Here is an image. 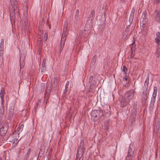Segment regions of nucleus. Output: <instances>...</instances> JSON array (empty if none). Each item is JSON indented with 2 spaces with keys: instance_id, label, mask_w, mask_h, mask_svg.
I'll return each instance as SVG.
<instances>
[{
  "instance_id": "1",
  "label": "nucleus",
  "mask_w": 160,
  "mask_h": 160,
  "mask_svg": "<svg viewBox=\"0 0 160 160\" xmlns=\"http://www.w3.org/2000/svg\"><path fill=\"white\" fill-rule=\"evenodd\" d=\"M135 92L133 90L127 91L125 94L124 98L121 101V106L123 107L128 105L130 100L133 98Z\"/></svg>"
},
{
  "instance_id": "2",
  "label": "nucleus",
  "mask_w": 160,
  "mask_h": 160,
  "mask_svg": "<svg viewBox=\"0 0 160 160\" xmlns=\"http://www.w3.org/2000/svg\"><path fill=\"white\" fill-rule=\"evenodd\" d=\"M8 129V124L6 122H3L1 125L0 128V135L2 136H4Z\"/></svg>"
},
{
  "instance_id": "3",
  "label": "nucleus",
  "mask_w": 160,
  "mask_h": 160,
  "mask_svg": "<svg viewBox=\"0 0 160 160\" xmlns=\"http://www.w3.org/2000/svg\"><path fill=\"white\" fill-rule=\"evenodd\" d=\"M91 116L92 118L98 117L99 119L103 116V112L100 110H94L92 112Z\"/></svg>"
},
{
  "instance_id": "4",
  "label": "nucleus",
  "mask_w": 160,
  "mask_h": 160,
  "mask_svg": "<svg viewBox=\"0 0 160 160\" xmlns=\"http://www.w3.org/2000/svg\"><path fill=\"white\" fill-rule=\"evenodd\" d=\"M17 135L16 133H12L9 136L8 138L9 141L12 142V144H16L19 141L18 139L16 138Z\"/></svg>"
},
{
  "instance_id": "5",
  "label": "nucleus",
  "mask_w": 160,
  "mask_h": 160,
  "mask_svg": "<svg viewBox=\"0 0 160 160\" xmlns=\"http://www.w3.org/2000/svg\"><path fill=\"white\" fill-rule=\"evenodd\" d=\"M157 88L156 87H154L153 88V92L151 98L150 106L151 107H153L154 104L156 97L157 96Z\"/></svg>"
},
{
  "instance_id": "6",
  "label": "nucleus",
  "mask_w": 160,
  "mask_h": 160,
  "mask_svg": "<svg viewBox=\"0 0 160 160\" xmlns=\"http://www.w3.org/2000/svg\"><path fill=\"white\" fill-rule=\"evenodd\" d=\"M84 150L83 145H80L78 147L76 155V158H82Z\"/></svg>"
},
{
  "instance_id": "7",
  "label": "nucleus",
  "mask_w": 160,
  "mask_h": 160,
  "mask_svg": "<svg viewBox=\"0 0 160 160\" xmlns=\"http://www.w3.org/2000/svg\"><path fill=\"white\" fill-rule=\"evenodd\" d=\"M14 107L13 104L10 105L9 108V113L8 118L9 120H11L13 116L14 111Z\"/></svg>"
},
{
  "instance_id": "8",
  "label": "nucleus",
  "mask_w": 160,
  "mask_h": 160,
  "mask_svg": "<svg viewBox=\"0 0 160 160\" xmlns=\"http://www.w3.org/2000/svg\"><path fill=\"white\" fill-rule=\"evenodd\" d=\"M148 93L147 91H145V92L144 91H143L142 97L143 101H145L147 100L148 97Z\"/></svg>"
},
{
  "instance_id": "9",
  "label": "nucleus",
  "mask_w": 160,
  "mask_h": 160,
  "mask_svg": "<svg viewBox=\"0 0 160 160\" xmlns=\"http://www.w3.org/2000/svg\"><path fill=\"white\" fill-rule=\"evenodd\" d=\"M89 83L91 86H94L96 84V82L94 80H93V76H91L89 79Z\"/></svg>"
},
{
  "instance_id": "10",
  "label": "nucleus",
  "mask_w": 160,
  "mask_h": 160,
  "mask_svg": "<svg viewBox=\"0 0 160 160\" xmlns=\"http://www.w3.org/2000/svg\"><path fill=\"white\" fill-rule=\"evenodd\" d=\"M4 107L3 104H1L0 108V118L2 117L4 113Z\"/></svg>"
},
{
  "instance_id": "11",
  "label": "nucleus",
  "mask_w": 160,
  "mask_h": 160,
  "mask_svg": "<svg viewBox=\"0 0 160 160\" xmlns=\"http://www.w3.org/2000/svg\"><path fill=\"white\" fill-rule=\"evenodd\" d=\"M11 9L13 12L15 11V9L17 8L18 5H17V2H16L14 4L12 3V0H11Z\"/></svg>"
},
{
  "instance_id": "12",
  "label": "nucleus",
  "mask_w": 160,
  "mask_h": 160,
  "mask_svg": "<svg viewBox=\"0 0 160 160\" xmlns=\"http://www.w3.org/2000/svg\"><path fill=\"white\" fill-rule=\"evenodd\" d=\"M95 15V11L94 10H92L90 13L89 18L91 19V21L93 19Z\"/></svg>"
},
{
  "instance_id": "13",
  "label": "nucleus",
  "mask_w": 160,
  "mask_h": 160,
  "mask_svg": "<svg viewBox=\"0 0 160 160\" xmlns=\"http://www.w3.org/2000/svg\"><path fill=\"white\" fill-rule=\"evenodd\" d=\"M68 34V28H63V32L62 36L65 37Z\"/></svg>"
},
{
  "instance_id": "14",
  "label": "nucleus",
  "mask_w": 160,
  "mask_h": 160,
  "mask_svg": "<svg viewBox=\"0 0 160 160\" xmlns=\"http://www.w3.org/2000/svg\"><path fill=\"white\" fill-rule=\"evenodd\" d=\"M65 40V37L62 36L61 41L60 47H62V48H63L64 45Z\"/></svg>"
},
{
  "instance_id": "15",
  "label": "nucleus",
  "mask_w": 160,
  "mask_h": 160,
  "mask_svg": "<svg viewBox=\"0 0 160 160\" xmlns=\"http://www.w3.org/2000/svg\"><path fill=\"white\" fill-rule=\"evenodd\" d=\"M160 55V45L159 46L156 50L155 52V55L156 57H158Z\"/></svg>"
},
{
  "instance_id": "16",
  "label": "nucleus",
  "mask_w": 160,
  "mask_h": 160,
  "mask_svg": "<svg viewBox=\"0 0 160 160\" xmlns=\"http://www.w3.org/2000/svg\"><path fill=\"white\" fill-rule=\"evenodd\" d=\"M4 40L3 39H2L1 40V45H0V55L2 54L3 53V51L2 50V45H3V44H4Z\"/></svg>"
},
{
  "instance_id": "17",
  "label": "nucleus",
  "mask_w": 160,
  "mask_h": 160,
  "mask_svg": "<svg viewBox=\"0 0 160 160\" xmlns=\"http://www.w3.org/2000/svg\"><path fill=\"white\" fill-rule=\"evenodd\" d=\"M156 34L157 38L155 39V40L157 43H158L160 42V32H158Z\"/></svg>"
},
{
  "instance_id": "18",
  "label": "nucleus",
  "mask_w": 160,
  "mask_h": 160,
  "mask_svg": "<svg viewBox=\"0 0 160 160\" xmlns=\"http://www.w3.org/2000/svg\"><path fill=\"white\" fill-rule=\"evenodd\" d=\"M146 15L147 13L146 12H143L142 14V18H143V21L144 22H147V19L146 18Z\"/></svg>"
},
{
  "instance_id": "19",
  "label": "nucleus",
  "mask_w": 160,
  "mask_h": 160,
  "mask_svg": "<svg viewBox=\"0 0 160 160\" xmlns=\"http://www.w3.org/2000/svg\"><path fill=\"white\" fill-rule=\"evenodd\" d=\"M155 19L156 21L157 22H160V12H157Z\"/></svg>"
},
{
  "instance_id": "20",
  "label": "nucleus",
  "mask_w": 160,
  "mask_h": 160,
  "mask_svg": "<svg viewBox=\"0 0 160 160\" xmlns=\"http://www.w3.org/2000/svg\"><path fill=\"white\" fill-rule=\"evenodd\" d=\"M69 84V82L68 81H67L66 83V85H65V89L64 91V93L65 94H66L68 91V88Z\"/></svg>"
},
{
  "instance_id": "21",
  "label": "nucleus",
  "mask_w": 160,
  "mask_h": 160,
  "mask_svg": "<svg viewBox=\"0 0 160 160\" xmlns=\"http://www.w3.org/2000/svg\"><path fill=\"white\" fill-rule=\"evenodd\" d=\"M10 15L11 17V21L12 20L14 21L15 20V16L14 15V13L12 12L10 13Z\"/></svg>"
},
{
  "instance_id": "22",
  "label": "nucleus",
  "mask_w": 160,
  "mask_h": 160,
  "mask_svg": "<svg viewBox=\"0 0 160 160\" xmlns=\"http://www.w3.org/2000/svg\"><path fill=\"white\" fill-rule=\"evenodd\" d=\"M122 71L124 72V74L125 75H127L128 69L125 66H124L123 67Z\"/></svg>"
},
{
  "instance_id": "23",
  "label": "nucleus",
  "mask_w": 160,
  "mask_h": 160,
  "mask_svg": "<svg viewBox=\"0 0 160 160\" xmlns=\"http://www.w3.org/2000/svg\"><path fill=\"white\" fill-rule=\"evenodd\" d=\"M133 155H128L126 157V160H132Z\"/></svg>"
},
{
  "instance_id": "24",
  "label": "nucleus",
  "mask_w": 160,
  "mask_h": 160,
  "mask_svg": "<svg viewBox=\"0 0 160 160\" xmlns=\"http://www.w3.org/2000/svg\"><path fill=\"white\" fill-rule=\"evenodd\" d=\"M149 77H148V78H146V79L145 80V84H144V85H147L146 90H147V88L148 87V84H149Z\"/></svg>"
},
{
  "instance_id": "25",
  "label": "nucleus",
  "mask_w": 160,
  "mask_h": 160,
  "mask_svg": "<svg viewBox=\"0 0 160 160\" xmlns=\"http://www.w3.org/2000/svg\"><path fill=\"white\" fill-rule=\"evenodd\" d=\"M130 25H128L127 26L126 28L125 29V33H128V32L130 30Z\"/></svg>"
},
{
  "instance_id": "26",
  "label": "nucleus",
  "mask_w": 160,
  "mask_h": 160,
  "mask_svg": "<svg viewBox=\"0 0 160 160\" xmlns=\"http://www.w3.org/2000/svg\"><path fill=\"white\" fill-rule=\"evenodd\" d=\"M41 102V100L40 99H39V100L38 101V102L37 103L36 106L35 107V110H36L37 109L38 106L40 105Z\"/></svg>"
},
{
  "instance_id": "27",
  "label": "nucleus",
  "mask_w": 160,
  "mask_h": 160,
  "mask_svg": "<svg viewBox=\"0 0 160 160\" xmlns=\"http://www.w3.org/2000/svg\"><path fill=\"white\" fill-rule=\"evenodd\" d=\"M134 151H132V149H129L128 151V155H133Z\"/></svg>"
},
{
  "instance_id": "28",
  "label": "nucleus",
  "mask_w": 160,
  "mask_h": 160,
  "mask_svg": "<svg viewBox=\"0 0 160 160\" xmlns=\"http://www.w3.org/2000/svg\"><path fill=\"white\" fill-rule=\"evenodd\" d=\"M79 11L78 9H77L76 11V15H75V18L76 19H78V16L79 14Z\"/></svg>"
},
{
  "instance_id": "29",
  "label": "nucleus",
  "mask_w": 160,
  "mask_h": 160,
  "mask_svg": "<svg viewBox=\"0 0 160 160\" xmlns=\"http://www.w3.org/2000/svg\"><path fill=\"white\" fill-rule=\"evenodd\" d=\"M40 37L38 38V42H40L39 44H40L42 42V37L40 35Z\"/></svg>"
},
{
  "instance_id": "30",
  "label": "nucleus",
  "mask_w": 160,
  "mask_h": 160,
  "mask_svg": "<svg viewBox=\"0 0 160 160\" xmlns=\"http://www.w3.org/2000/svg\"><path fill=\"white\" fill-rule=\"evenodd\" d=\"M68 22L67 21H66L65 22L64 25V28H68Z\"/></svg>"
},
{
  "instance_id": "31",
  "label": "nucleus",
  "mask_w": 160,
  "mask_h": 160,
  "mask_svg": "<svg viewBox=\"0 0 160 160\" xmlns=\"http://www.w3.org/2000/svg\"><path fill=\"white\" fill-rule=\"evenodd\" d=\"M105 108H106L108 112H107V113H108L110 111V107L109 106L107 105L106 106Z\"/></svg>"
},
{
  "instance_id": "32",
  "label": "nucleus",
  "mask_w": 160,
  "mask_h": 160,
  "mask_svg": "<svg viewBox=\"0 0 160 160\" xmlns=\"http://www.w3.org/2000/svg\"><path fill=\"white\" fill-rule=\"evenodd\" d=\"M134 15V12H132L130 15L129 18H133V16Z\"/></svg>"
},
{
  "instance_id": "33",
  "label": "nucleus",
  "mask_w": 160,
  "mask_h": 160,
  "mask_svg": "<svg viewBox=\"0 0 160 160\" xmlns=\"http://www.w3.org/2000/svg\"><path fill=\"white\" fill-rule=\"evenodd\" d=\"M31 149L30 148H29L28 149V150L27 151V157H28L29 156V154L31 153Z\"/></svg>"
},
{
  "instance_id": "34",
  "label": "nucleus",
  "mask_w": 160,
  "mask_h": 160,
  "mask_svg": "<svg viewBox=\"0 0 160 160\" xmlns=\"http://www.w3.org/2000/svg\"><path fill=\"white\" fill-rule=\"evenodd\" d=\"M48 37V35L47 34H46V33H45L44 35V40L45 41H46V40L47 39Z\"/></svg>"
},
{
  "instance_id": "35",
  "label": "nucleus",
  "mask_w": 160,
  "mask_h": 160,
  "mask_svg": "<svg viewBox=\"0 0 160 160\" xmlns=\"http://www.w3.org/2000/svg\"><path fill=\"white\" fill-rule=\"evenodd\" d=\"M45 60H43V61L42 63L41 67H45Z\"/></svg>"
},
{
  "instance_id": "36",
  "label": "nucleus",
  "mask_w": 160,
  "mask_h": 160,
  "mask_svg": "<svg viewBox=\"0 0 160 160\" xmlns=\"http://www.w3.org/2000/svg\"><path fill=\"white\" fill-rule=\"evenodd\" d=\"M128 33H125V34H124L123 35V38L125 39L126 38V37H127V35H128Z\"/></svg>"
},
{
  "instance_id": "37",
  "label": "nucleus",
  "mask_w": 160,
  "mask_h": 160,
  "mask_svg": "<svg viewBox=\"0 0 160 160\" xmlns=\"http://www.w3.org/2000/svg\"><path fill=\"white\" fill-rule=\"evenodd\" d=\"M46 70L45 67H41V72H44Z\"/></svg>"
},
{
  "instance_id": "38",
  "label": "nucleus",
  "mask_w": 160,
  "mask_h": 160,
  "mask_svg": "<svg viewBox=\"0 0 160 160\" xmlns=\"http://www.w3.org/2000/svg\"><path fill=\"white\" fill-rule=\"evenodd\" d=\"M4 93H5L4 90H3L2 89V90H1V92L0 93V95H1V94L4 95Z\"/></svg>"
},
{
  "instance_id": "39",
  "label": "nucleus",
  "mask_w": 160,
  "mask_h": 160,
  "mask_svg": "<svg viewBox=\"0 0 160 160\" xmlns=\"http://www.w3.org/2000/svg\"><path fill=\"white\" fill-rule=\"evenodd\" d=\"M133 19L132 18H129V23H130V24H131V23H132V21H133Z\"/></svg>"
},
{
  "instance_id": "40",
  "label": "nucleus",
  "mask_w": 160,
  "mask_h": 160,
  "mask_svg": "<svg viewBox=\"0 0 160 160\" xmlns=\"http://www.w3.org/2000/svg\"><path fill=\"white\" fill-rule=\"evenodd\" d=\"M123 80L124 81H127V80H128V78L127 77V76H125L123 78Z\"/></svg>"
},
{
  "instance_id": "41",
  "label": "nucleus",
  "mask_w": 160,
  "mask_h": 160,
  "mask_svg": "<svg viewBox=\"0 0 160 160\" xmlns=\"http://www.w3.org/2000/svg\"><path fill=\"white\" fill-rule=\"evenodd\" d=\"M20 68H22L24 66V64H23V62H22V63H21V62H20Z\"/></svg>"
},
{
  "instance_id": "42",
  "label": "nucleus",
  "mask_w": 160,
  "mask_h": 160,
  "mask_svg": "<svg viewBox=\"0 0 160 160\" xmlns=\"http://www.w3.org/2000/svg\"><path fill=\"white\" fill-rule=\"evenodd\" d=\"M154 2L156 3H158L160 2V0H154Z\"/></svg>"
},
{
  "instance_id": "43",
  "label": "nucleus",
  "mask_w": 160,
  "mask_h": 160,
  "mask_svg": "<svg viewBox=\"0 0 160 160\" xmlns=\"http://www.w3.org/2000/svg\"><path fill=\"white\" fill-rule=\"evenodd\" d=\"M62 48H63L62 47H60V49H59V51H58V52L59 53H61L62 49Z\"/></svg>"
},
{
  "instance_id": "44",
  "label": "nucleus",
  "mask_w": 160,
  "mask_h": 160,
  "mask_svg": "<svg viewBox=\"0 0 160 160\" xmlns=\"http://www.w3.org/2000/svg\"><path fill=\"white\" fill-rule=\"evenodd\" d=\"M20 128H21V130H22V128H23L24 127V125L23 124H22L20 126Z\"/></svg>"
},
{
  "instance_id": "45",
  "label": "nucleus",
  "mask_w": 160,
  "mask_h": 160,
  "mask_svg": "<svg viewBox=\"0 0 160 160\" xmlns=\"http://www.w3.org/2000/svg\"><path fill=\"white\" fill-rule=\"evenodd\" d=\"M48 99V98H47V97L45 98H44V102H45V101H46V103H47Z\"/></svg>"
},
{
  "instance_id": "46",
  "label": "nucleus",
  "mask_w": 160,
  "mask_h": 160,
  "mask_svg": "<svg viewBox=\"0 0 160 160\" xmlns=\"http://www.w3.org/2000/svg\"><path fill=\"white\" fill-rule=\"evenodd\" d=\"M18 131H22V130H21V128H20V127H19L18 128Z\"/></svg>"
},
{
  "instance_id": "47",
  "label": "nucleus",
  "mask_w": 160,
  "mask_h": 160,
  "mask_svg": "<svg viewBox=\"0 0 160 160\" xmlns=\"http://www.w3.org/2000/svg\"><path fill=\"white\" fill-rule=\"evenodd\" d=\"M75 160H80V158H76Z\"/></svg>"
},
{
  "instance_id": "48",
  "label": "nucleus",
  "mask_w": 160,
  "mask_h": 160,
  "mask_svg": "<svg viewBox=\"0 0 160 160\" xmlns=\"http://www.w3.org/2000/svg\"><path fill=\"white\" fill-rule=\"evenodd\" d=\"M40 33L41 34H42V32L41 31H40Z\"/></svg>"
},
{
  "instance_id": "49",
  "label": "nucleus",
  "mask_w": 160,
  "mask_h": 160,
  "mask_svg": "<svg viewBox=\"0 0 160 160\" xmlns=\"http://www.w3.org/2000/svg\"><path fill=\"white\" fill-rule=\"evenodd\" d=\"M87 25V23L86 25V27L85 28H86V26Z\"/></svg>"
},
{
  "instance_id": "50",
  "label": "nucleus",
  "mask_w": 160,
  "mask_h": 160,
  "mask_svg": "<svg viewBox=\"0 0 160 160\" xmlns=\"http://www.w3.org/2000/svg\"><path fill=\"white\" fill-rule=\"evenodd\" d=\"M132 44H134V42H133L132 43Z\"/></svg>"
},
{
  "instance_id": "51",
  "label": "nucleus",
  "mask_w": 160,
  "mask_h": 160,
  "mask_svg": "<svg viewBox=\"0 0 160 160\" xmlns=\"http://www.w3.org/2000/svg\"><path fill=\"white\" fill-rule=\"evenodd\" d=\"M95 56L96 57V55H95L94 56V57H94Z\"/></svg>"
},
{
  "instance_id": "52",
  "label": "nucleus",
  "mask_w": 160,
  "mask_h": 160,
  "mask_svg": "<svg viewBox=\"0 0 160 160\" xmlns=\"http://www.w3.org/2000/svg\"><path fill=\"white\" fill-rule=\"evenodd\" d=\"M0 160H1V158L0 157Z\"/></svg>"
},
{
  "instance_id": "53",
  "label": "nucleus",
  "mask_w": 160,
  "mask_h": 160,
  "mask_svg": "<svg viewBox=\"0 0 160 160\" xmlns=\"http://www.w3.org/2000/svg\"><path fill=\"white\" fill-rule=\"evenodd\" d=\"M21 56H20V59H21Z\"/></svg>"
}]
</instances>
